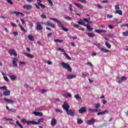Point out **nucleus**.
Segmentation results:
<instances>
[{
	"mask_svg": "<svg viewBox=\"0 0 128 128\" xmlns=\"http://www.w3.org/2000/svg\"><path fill=\"white\" fill-rule=\"evenodd\" d=\"M55 112H60V114H62V111L59 108H56Z\"/></svg>",
	"mask_w": 128,
	"mask_h": 128,
	"instance_id": "42",
	"label": "nucleus"
},
{
	"mask_svg": "<svg viewBox=\"0 0 128 128\" xmlns=\"http://www.w3.org/2000/svg\"><path fill=\"white\" fill-rule=\"evenodd\" d=\"M51 24L52 23L50 21H47L46 22V26H50Z\"/></svg>",
	"mask_w": 128,
	"mask_h": 128,
	"instance_id": "57",
	"label": "nucleus"
},
{
	"mask_svg": "<svg viewBox=\"0 0 128 128\" xmlns=\"http://www.w3.org/2000/svg\"><path fill=\"white\" fill-rule=\"evenodd\" d=\"M94 122H96V119L94 118H92L89 120H88L86 122V124H88V126H92V124H94Z\"/></svg>",
	"mask_w": 128,
	"mask_h": 128,
	"instance_id": "5",
	"label": "nucleus"
},
{
	"mask_svg": "<svg viewBox=\"0 0 128 128\" xmlns=\"http://www.w3.org/2000/svg\"><path fill=\"white\" fill-rule=\"evenodd\" d=\"M16 124H18V126L20 128H24V126H22V125L20 124V122H18V121H17L16 122Z\"/></svg>",
	"mask_w": 128,
	"mask_h": 128,
	"instance_id": "46",
	"label": "nucleus"
},
{
	"mask_svg": "<svg viewBox=\"0 0 128 128\" xmlns=\"http://www.w3.org/2000/svg\"><path fill=\"white\" fill-rule=\"evenodd\" d=\"M11 25L12 26H15V28H16V26H16V24H14V22H12L11 23Z\"/></svg>",
	"mask_w": 128,
	"mask_h": 128,
	"instance_id": "62",
	"label": "nucleus"
},
{
	"mask_svg": "<svg viewBox=\"0 0 128 128\" xmlns=\"http://www.w3.org/2000/svg\"><path fill=\"white\" fill-rule=\"evenodd\" d=\"M113 16L112 15H110V14H108L107 15V18H113Z\"/></svg>",
	"mask_w": 128,
	"mask_h": 128,
	"instance_id": "59",
	"label": "nucleus"
},
{
	"mask_svg": "<svg viewBox=\"0 0 128 128\" xmlns=\"http://www.w3.org/2000/svg\"><path fill=\"white\" fill-rule=\"evenodd\" d=\"M10 76V78H11L12 80H16V76H15L11 75Z\"/></svg>",
	"mask_w": 128,
	"mask_h": 128,
	"instance_id": "32",
	"label": "nucleus"
},
{
	"mask_svg": "<svg viewBox=\"0 0 128 128\" xmlns=\"http://www.w3.org/2000/svg\"><path fill=\"white\" fill-rule=\"evenodd\" d=\"M0 90H6V86H3L0 87Z\"/></svg>",
	"mask_w": 128,
	"mask_h": 128,
	"instance_id": "54",
	"label": "nucleus"
},
{
	"mask_svg": "<svg viewBox=\"0 0 128 128\" xmlns=\"http://www.w3.org/2000/svg\"><path fill=\"white\" fill-rule=\"evenodd\" d=\"M57 124L56 120L55 118H52L51 120V126H54Z\"/></svg>",
	"mask_w": 128,
	"mask_h": 128,
	"instance_id": "19",
	"label": "nucleus"
},
{
	"mask_svg": "<svg viewBox=\"0 0 128 128\" xmlns=\"http://www.w3.org/2000/svg\"><path fill=\"white\" fill-rule=\"evenodd\" d=\"M90 76V74L88 72H82V78H86V76Z\"/></svg>",
	"mask_w": 128,
	"mask_h": 128,
	"instance_id": "20",
	"label": "nucleus"
},
{
	"mask_svg": "<svg viewBox=\"0 0 128 128\" xmlns=\"http://www.w3.org/2000/svg\"><path fill=\"white\" fill-rule=\"evenodd\" d=\"M48 92V90H44V89H43L42 90V94H46V92Z\"/></svg>",
	"mask_w": 128,
	"mask_h": 128,
	"instance_id": "56",
	"label": "nucleus"
},
{
	"mask_svg": "<svg viewBox=\"0 0 128 128\" xmlns=\"http://www.w3.org/2000/svg\"><path fill=\"white\" fill-rule=\"evenodd\" d=\"M61 66H62L64 68L67 70L68 72H72V70L70 66L66 62H62Z\"/></svg>",
	"mask_w": 128,
	"mask_h": 128,
	"instance_id": "3",
	"label": "nucleus"
},
{
	"mask_svg": "<svg viewBox=\"0 0 128 128\" xmlns=\"http://www.w3.org/2000/svg\"><path fill=\"white\" fill-rule=\"evenodd\" d=\"M79 24H81L82 26H86V24L84 23L82 21H78L77 22Z\"/></svg>",
	"mask_w": 128,
	"mask_h": 128,
	"instance_id": "39",
	"label": "nucleus"
},
{
	"mask_svg": "<svg viewBox=\"0 0 128 128\" xmlns=\"http://www.w3.org/2000/svg\"><path fill=\"white\" fill-rule=\"evenodd\" d=\"M26 64V62H20V66H25Z\"/></svg>",
	"mask_w": 128,
	"mask_h": 128,
	"instance_id": "58",
	"label": "nucleus"
},
{
	"mask_svg": "<svg viewBox=\"0 0 128 128\" xmlns=\"http://www.w3.org/2000/svg\"><path fill=\"white\" fill-rule=\"evenodd\" d=\"M47 0L49 2V4H50V6H54V4L52 2V0Z\"/></svg>",
	"mask_w": 128,
	"mask_h": 128,
	"instance_id": "60",
	"label": "nucleus"
},
{
	"mask_svg": "<svg viewBox=\"0 0 128 128\" xmlns=\"http://www.w3.org/2000/svg\"><path fill=\"white\" fill-rule=\"evenodd\" d=\"M98 110H100L98 111L97 116H104V114H108V110H106L104 111H102V110L100 109H98Z\"/></svg>",
	"mask_w": 128,
	"mask_h": 128,
	"instance_id": "4",
	"label": "nucleus"
},
{
	"mask_svg": "<svg viewBox=\"0 0 128 128\" xmlns=\"http://www.w3.org/2000/svg\"><path fill=\"white\" fill-rule=\"evenodd\" d=\"M95 32H97L98 34H104L106 32V30H96Z\"/></svg>",
	"mask_w": 128,
	"mask_h": 128,
	"instance_id": "15",
	"label": "nucleus"
},
{
	"mask_svg": "<svg viewBox=\"0 0 128 128\" xmlns=\"http://www.w3.org/2000/svg\"><path fill=\"white\" fill-rule=\"evenodd\" d=\"M86 26L88 30L90 32H92V28H90V25L87 24V25L85 26Z\"/></svg>",
	"mask_w": 128,
	"mask_h": 128,
	"instance_id": "31",
	"label": "nucleus"
},
{
	"mask_svg": "<svg viewBox=\"0 0 128 128\" xmlns=\"http://www.w3.org/2000/svg\"><path fill=\"white\" fill-rule=\"evenodd\" d=\"M19 26L21 30L24 32H26V30L24 28V27H22V25L20 24Z\"/></svg>",
	"mask_w": 128,
	"mask_h": 128,
	"instance_id": "35",
	"label": "nucleus"
},
{
	"mask_svg": "<svg viewBox=\"0 0 128 128\" xmlns=\"http://www.w3.org/2000/svg\"><path fill=\"white\" fill-rule=\"evenodd\" d=\"M44 122V118H40L38 120V122H38L40 124V122Z\"/></svg>",
	"mask_w": 128,
	"mask_h": 128,
	"instance_id": "47",
	"label": "nucleus"
},
{
	"mask_svg": "<svg viewBox=\"0 0 128 128\" xmlns=\"http://www.w3.org/2000/svg\"><path fill=\"white\" fill-rule=\"evenodd\" d=\"M96 110H100V103L96 104H95Z\"/></svg>",
	"mask_w": 128,
	"mask_h": 128,
	"instance_id": "30",
	"label": "nucleus"
},
{
	"mask_svg": "<svg viewBox=\"0 0 128 128\" xmlns=\"http://www.w3.org/2000/svg\"><path fill=\"white\" fill-rule=\"evenodd\" d=\"M64 98H72V94L70 93H66L63 94Z\"/></svg>",
	"mask_w": 128,
	"mask_h": 128,
	"instance_id": "23",
	"label": "nucleus"
},
{
	"mask_svg": "<svg viewBox=\"0 0 128 128\" xmlns=\"http://www.w3.org/2000/svg\"><path fill=\"white\" fill-rule=\"evenodd\" d=\"M4 102H7V104H14V101L11 99L4 98Z\"/></svg>",
	"mask_w": 128,
	"mask_h": 128,
	"instance_id": "10",
	"label": "nucleus"
},
{
	"mask_svg": "<svg viewBox=\"0 0 128 128\" xmlns=\"http://www.w3.org/2000/svg\"><path fill=\"white\" fill-rule=\"evenodd\" d=\"M41 18H46V16L44 14H42L41 15Z\"/></svg>",
	"mask_w": 128,
	"mask_h": 128,
	"instance_id": "63",
	"label": "nucleus"
},
{
	"mask_svg": "<svg viewBox=\"0 0 128 128\" xmlns=\"http://www.w3.org/2000/svg\"><path fill=\"white\" fill-rule=\"evenodd\" d=\"M74 98H75L77 100H82V97H80V96L79 94L75 95Z\"/></svg>",
	"mask_w": 128,
	"mask_h": 128,
	"instance_id": "24",
	"label": "nucleus"
},
{
	"mask_svg": "<svg viewBox=\"0 0 128 128\" xmlns=\"http://www.w3.org/2000/svg\"><path fill=\"white\" fill-rule=\"evenodd\" d=\"M50 20H54V22H58V19L54 18H50Z\"/></svg>",
	"mask_w": 128,
	"mask_h": 128,
	"instance_id": "49",
	"label": "nucleus"
},
{
	"mask_svg": "<svg viewBox=\"0 0 128 128\" xmlns=\"http://www.w3.org/2000/svg\"><path fill=\"white\" fill-rule=\"evenodd\" d=\"M108 38H116V35L114 34H108Z\"/></svg>",
	"mask_w": 128,
	"mask_h": 128,
	"instance_id": "36",
	"label": "nucleus"
},
{
	"mask_svg": "<svg viewBox=\"0 0 128 128\" xmlns=\"http://www.w3.org/2000/svg\"><path fill=\"white\" fill-rule=\"evenodd\" d=\"M62 30H64V32H68V29L65 28L64 27H62Z\"/></svg>",
	"mask_w": 128,
	"mask_h": 128,
	"instance_id": "50",
	"label": "nucleus"
},
{
	"mask_svg": "<svg viewBox=\"0 0 128 128\" xmlns=\"http://www.w3.org/2000/svg\"><path fill=\"white\" fill-rule=\"evenodd\" d=\"M23 8L26 10H32V6L28 4H25Z\"/></svg>",
	"mask_w": 128,
	"mask_h": 128,
	"instance_id": "16",
	"label": "nucleus"
},
{
	"mask_svg": "<svg viewBox=\"0 0 128 128\" xmlns=\"http://www.w3.org/2000/svg\"><path fill=\"white\" fill-rule=\"evenodd\" d=\"M57 23L58 24V26H60V28H62L64 26H62V22H60V21L58 20L57 22Z\"/></svg>",
	"mask_w": 128,
	"mask_h": 128,
	"instance_id": "38",
	"label": "nucleus"
},
{
	"mask_svg": "<svg viewBox=\"0 0 128 128\" xmlns=\"http://www.w3.org/2000/svg\"><path fill=\"white\" fill-rule=\"evenodd\" d=\"M94 46H96L99 50H100V52H104V54H108V52H110V50H106L104 48H100V45L98 44H94Z\"/></svg>",
	"mask_w": 128,
	"mask_h": 128,
	"instance_id": "2",
	"label": "nucleus"
},
{
	"mask_svg": "<svg viewBox=\"0 0 128 128\" xmlns=\"http://www.w3.org/2000/svg\"><path fill=\"white\" fill-rule=\"evenodd\" d=\"M118 80H119L118 81V84H122V82H124L128 80V78L126 77L123 76L122 78L118 77Z\"/></svg>",
	"mask_w": 128,
	"mask_h": 128,
	"instance_id": "9",
	"label": "nucleus"
},
{
	"mask_svg": "<svg viewBox=\"0 0 128 128\" xmlns=\"http://www.w3.org/2000/svg\"><path fill=\"white\" fill-rule=\"evenodd\" d=\"M115 14H118L119 16H122V12L120 10H116Z\"/></svg>",
	"mask_w": 128,
	"mask_h": 128,
	"instance_id": "28",
	"label": "nucleus"
},
{
	"mask_svg": "<svg viewBox=\"0 0 128 128\" xmlns=\"http://www.w3.org/2000/svg\"><path fill=\"white\" fill-rule=\"evenodd\" d=\"M28 25L30 26V28H32V27L34 26V24L31 22H29Z\"/></svg>",
	"mask_w": 128,
	"mask_h": 128,
	"instance_id": "52",
	"label": "nucleus"
},
{
	"mask_svg": "<svg viewBox=\"0 0 128 128\" xmlns=\"http://www.w3.org/2000/svg\"><path fill=\"white\" fill-rule=\"evenodd\" d=\"M84 122V121L82 119L78 118L77 120V123L78 124H80Z\"/></svg>",
	"mask_w": 128,
	"mask_h": 128,
	"instance_id": "33",
	"label": "nucleus"
},
{
	"mask_svg": "<svg viewBox=\"0 0 128 128\" xmlns=\"http://www.w3.org/2000/svg\"><path fill=\"white\" fill-rule=\"evenodd\" d=\"M37 4H38V6H41V8H46V6L40 3H38L37 2Z\"/></svg>",
	"mask_w": 128,
	"mask_h": 128,
	"instance_id": "43",
	"label": "nucleus"
},
{
	"mask_svg": "<svg viewBox=\"0 0 128 128\" xmlns=\"http://www.w3.org/2000/svg\"><path fill=\"white\" fill-rule=\"evenodd\" d=\"M115 10H120V6L116 5V6H115Z\"/></svg>",
	"mask_w": 128,
	"mask_h": 128,
	"instance_id": "53",
	"label": "nucleus"
},
{
	"mask_svg": "<svg viewBox=\"0 0 128 128\" xmlns=\"http://www.w3.org/2000/svg\"><path fill=\"white\" fill-rule=\"evenodd\" d=\"M10 112H16V110L14 108H12L10 109Z\"/></svg>",
	"mask_w": 128,
	"mask_h": 128,
	"instance_id": "55",
	"label": "nucleus"
},
{
	"mask_svg": "<svg viewBox=\"0 0 128 128\" xmlns=\"http://www.w3.org/2000/svg\"><path fill=\"white\" fill-rule=\"evenodd\" d=\"M87 36H88L89 38H94V36H96V34L92 33H87Z\"/></svg>",
	"mask_w": 128,
	"mask_h": 128,
	"instance_id": "25",
	"label": "nucleus"
},
{
	"mask_svg": "<svg viewBox=\"0 0 128 128\" xmlns=\"http://www.w3.org/2000/svg\"><path fill=\"white\" fill-rule=\"evenodd\" d=\"M34 114V116H42V112H33Z\"/></svg>",
	"mask_w": 128,
	"mask_h": 128,
	"instance_id": "18",
	"label": "nucleus"
},
{
	"mask_svg": "<svg viewBox=\"0 0 128 128\" xmlns=\"http://www.w3.org/2000/svg\"><path fill=\"white\" fill-rule=\"evenodd\" d=\"M42 22H37V23H36L37 26H36V28L38 30H42L43 28H42Z\"/></svg>",
	"mask_w": 128,
	"mask_h": 128,
	"instance_id": "7",
	"label": "nucleus"
},
{
	"mask_svg": "<svg viewBox=\"0 0 128 128\" xmlns=\"http://www.w3.org/2000/svg\"><path fill=\"white\" fill-rule=\"evenodd\" d=\"M105 44H106V46H107V48H112V46L110 44H108V42H106Z\"/></svg>",
	"mask_w": 128,
	"mask_h": 128,
	"instance_id": "37",
	"label": "nucleus"
},
{
	"mask_svg": "<svg viewBox=\"0 0 128 128\" xmlns=\"http://www.w3.org/2000/svg\"><path fill=\"white\" fill-rule=\"evenodd\" d=\"M64 18H66V20H72V18L68 16H64Z\"/></svg>",
	"mask_w": 128,
	"mask_h": 128,
	"instance_id": "44",
	"label": "nucleus"
},
{
	"mask_svg": "<svg viewBox=\"0 0 128 128\" xmlns=\"http://www.w3.org/2000/svg\"><path fill=\"white\" fill-rule=\"evenodd\" d=\"M86 64H88V66H90L92 68V63H90V62H88L86 63Z\"/></svg>",
	"mask_w": 128,
	"mask_h": 128,
	"instance_id": "61",
	"label": "nucleus"
},
{
	"mask_svg": "<svg viewBox=\"0 0 128 128\" xmlns=\"http://www.w3.org/2000/svg\"><path fill=\"white\" fill-rule=\"evenodd\" d=\"M9 54L10 56H16L18 54H16V50L13 49H10L8 51Z\"/></svg>",
	"mask_w": 128,
	"mask_h": 128,
	"instance_id": "6",
	"label": "nucleus"
},
{
	"mask_svg": "<svg viewBox=\"0 0 128 128\" xmlns=\"http://www.w3.org/2000/svg\"><path fill=\"white\" fill-rule=\"evenodd\" d=\"M57 50H59V52H66V50H64V49H62L60 48H58Z\"/></svg>",
	"mask_w": 128,
	"mask_h": 128,
	"instance_id": "34",
	"label": "nucleus"
},
{
	"mask_svg": "<svg viewBox=\"0 0 128 128\" xmlns=\"http://www.w3.org/2000/svg\"><path fill=\"white\" fill-rule=\"evenodd\" d=\"M100 111L98 109H92V108H89L88 110V112H98Z\"/></svg>",
	"mask_w": 128,
	"mask_h": 128,
	"instance_id": "21",
	"label": "nucleus"
},
{
	"mask_svg": "<svg viewBox=\"0 0 128 128\" xmlns=\"http://www.w3.org/2000/svg\"><path fill=\"white\" fill-rule=\"evenodd\" d=\"M18 58H14L12 60V64L14 66H18Z\"/></svg>",
	"mask_w": 128,
	"mask_h": 128,
	"instance_id": "13",
	"label": "nucleus"
},
{
	"mask_svg": "<svg viewBox=\"0 0 128 128\" xmlns=\"http://www.w3.org/2000/svg\"><path fill=\"white\" fill-rule=\"evenodd\" d=\"M6 2H7L8 4H14V2H12V0H6Z\"/></svg>",
	"mask_w": 128,
	"mask_h": 128,
	"instance_id": "48",
	"label": "nucleus"
},
{
	"mask_svg": "<svg viewBox=\"0 0 128 128\" xmlns=\"http://www.w3.org/2000/svg\"><path fill=\"white\" fill-rule=\"evenodd\" d=\"M123 36H128V30L122 32Z\"/></svg>",
	"mask_w": 128,
	"mask_h": 128,
	"instance_id": "45",
	"label": "nucleus"
},
{
	"mask_svg": "<svg viewBox=\"0 0 128 128\" xmlns=\"http://www.w3.org/2000/svg\"><path fill=\"white\" fill-rule=\"evenodd\" d=\"M50 26H51V28H56V25H54V24L51 23V24H50Z\"/></svg>",
	"mask_w": 128,
	"mask_h": 128,
	"instance_id": "64",
	"label": "nucleus"
},
{
	"mask_svg": "<svg viewBox=\"0 0 128 128\" xmlns=\"http://www.w3.org/2000/svg\"><path fill=\"white\" fill-rule=\"evenodd\" d=\"M4 80H6V82H10V80H8V77L6 76H4Z\"/></svg>",
	"mask_w": 128,
	"mask_h": 128,
	"instance_id": "51",
	"label": "nucleus"
},
{
	"mask_svg": "<svg viewBox=\"0 0 128 128\" xmlns=\"http://www.w3.org/2000/svg\"><path fill=\"white\" fill-rule=\"evenodd\" d=\"M25 56H26L28 58H34V56L30 54L26 53Z\"/></svg>",
	"mask_w": 128,
	"mask_h": 128,
	"instance_id": "29",
	"label": "nucleus"
},
{
	"mask_svg": "<svg viewBox=\"0 0 128 128\" xmlns=\"http://www.w3.org/2000/svg\"><path fill=\"white\" fill-rule=\"evenodd\" d=\"M23 124H28V126H30V124H40V123L38 122H36V121H28L26 120V119H22L21 120Z\"/></svg>",
	"mask_w": 128,
	"mask_h": 128,
	"instance_id": "1",
	"label": "nucleus"
},
{
	"mask_svg": "<svg viewBox=\"0 0 128 128\" xmlns=\"http://www.w3.org/2000/svg\"><path fill=\"white\" fill-rule=\"evenodd\" d=\"M76 74H68L66 76V78L68 80H72V78H76Z\"/></svg>",
	"mask_w": 128,
	"mask_h": 128,
	"instance_id": "14",
	"label": "nucleus"
},
{
	"mask_svg": "<svg viewBox=\"0 0 128 128\" xmlns=\"http://www.w3.org/2000/svg\"><path fill=\"white\" fill-rule=\"evenodd\" d=\"M10 14H16V16H18V14H21V16H24V14L23 13L18 12V11H15V12L11 11Z\"/></svg>",
	"mask_w": 128,
	"mask_h": 128,
	"instance_id": "11",
	"label": "nucleus"
},
{
	"mask_svg": "<svg viewBox=\"0 0 128 128\" xmlns=\"http://www.w3.org/2000/svg\"><path fill=\"white\" fill-rule=\"evenodd\" d=\"M66 112L67 114H68L69 116H74V112L72 110H66Z\"/></svg>",
	"mask_w": 128,
	"mask_h": 128,
	"instance_id": "12",
	"label": "nucleus"
},
{
	"mask_svg": "<svg viewBox=\"0 0 128 128\" xmlns=\"http://www.w3.org/2000/svg\"><path fill=\"white\" fill-rule=\"evenodd\" d=\"M54 42H64V40H60L58 39H55L54 40Z\"/></svg>",
	"mask_w": 128,
	"mask_h": 128,
	"instance_id": "40",
	"label": "nucleus"
},
{
	"mask_svg": "<svg viewBox=\"0 0 128 128\" xmlns=\"http://www.w3.org/2000/svg\"><path fill=\"white\" fill-rule=\"evenodd\" d=\"M74 4L76 6L77 8H84V6L82 4H78L76 3H74Z\"/></svg>",
	"mask_w": 128,
	"mask_h": 128,
	"instance_id": "27",
	"label": "nucleus"
},
{
	"mask_svg": "<svg viewBox=\"0 0 128 128\" xmlns=\"http://www.w3.org/2000/svg\"><path fill=\"white\" fill-rule=\"evenodd\" d=\"M28 40H31L32 42L34 40V38L32 35H28Z\"/></svg>",
	"mask_w": 128,
	"mask_h": 128,
	"instance_id": "26",
	"label": "nucleus"
},
{
	"mask_svg": "<svg viewBox=\"0 0 128 128\" xmlns=\"http://www.w3.org/2000/svg\"><path fill=\"white\" fill-rule=\"evenodd\" d=\"M90 18H84V22H88V24H90Z\"/></svg>",
	"mask_w": 128,
	"mask_h": 128,
	"instance_id": "41",
	"label": "nucleus"
},
{
	"mask_svg": "<svg viewBox=\"0 0 128 128\" xmlns=\"http://www.w3.org/2000/svg\"><path fill=\"white\" fill-rule=\"evenodd\" d=\"M10 94V91L6 90V91L3 92V96H8Z\"/></svg>",
	"mask_w": 128,
	"mask_h": 128,
	"instance_id": "22",
	"label": "nucleus"
},
{
	"mask_svg": "<svg viewBox=\"0 0 128 128\" xmlns=\"http://www.w3.org/2000/svg\"><path fill=\"white\" fill-rule=\"evenodd\" d=\"M86 112V107H82V108L79 110L80 114H84V112Z\"/></svg>",
	"mask_w": 128,
	"mask_h": 128,
	"instance_id": "17",
	"label": "nucleus"
},
{
	"mask_svg": "<svg viewBox=\"0 0 128 128\" xmlns=\"http://www.w3.org/2000/svg\"><path fill=\"white\" fill-rule=\"evenodd\" d=\"M62 107L63 108L64 110H68V108H70V105L68 104V103L66 102H64V104L62 106Z\"/></svg>",
	"mask_w": 128,
	"mask_h": 128,
	"instance_id": "8",
	"label": "nucleus"
}]
</instances>
